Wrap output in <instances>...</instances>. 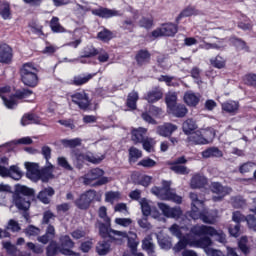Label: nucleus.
<instances>
[{
  "instance_id": "1",
  "label": "nucleus",
  "mask_w": 256,
  "mask_h": 256,
  "mask_svg": "<svg viewBox=\"0 0 256 256\" xmlns=\"http://www.w3.org/2000/svg\"><path fill=\"white\" fill-rule=\"evenodd\" d=\"M35 191L27 186L17 184L12 196V202L19 211H29L31 207V198Z\"/></svg>"
},
{
  "instance_id": "2",
  "label": "nucleus",
  "mask_w": 256,
  "mask_h": 256,
  "mask_svg": "<svg viewBox=\"0 0 256 256\" xmlns=\"http://www.w3.org/2000/svg\"><path fill=\"white\" fill-rule=\"evenodd\" d=\"M95 227H97L99 231L100 237L102 239H110L111 243H115L116 245H122L123 240L122 237H127L126 231H119L111 228V221L109 222H97L95 224Z\"/></svg>"
},
{
  "instance_id": "3",
  "label": "nucleus",
  "mask_w": 256,
  "mask_h": 256,
  "mask_svg": "<svg viewBox=\"0 0 256 256\" xmlns=\"http://www.w3.org/2000/svg\"><path fill=\"white\" fill-rule=\"evenodd\" d=\"M190 232L196 237H215L218 243L225 245L227 243V236L223 230H217L212 226L207 225H195L191 228Z\"/></svg>"
},
{
  "instance_id": "4",
  "label": "nucleus",
  "mask_w": 256,
  "mask_h": 256,
  "mask_svg": "<svg viewBox=\"0 0 256 256\" xmlns=\"http://www.w3.org/2000/svg\"><path fill=\"white\" fill-rule=\"evenodd\" d=\"M151 193L156 195L158 199H162V201H173L174 203H178V205L183 203V198L171 189V182L169 181H162V187H153Z\"/></svg>"
},
{
  "instance_id": "5",
  "label": "nucleus",
  "mask_w": 256,
  "mask_h": 256,
  "mask_svg": "<svg viewBox=\"0 0 256 256\" xmlns=\"http://www.w3.org/2000/svg\"><path fill=\"white\" fill-rule=\"evenodd\" d=\"M190 199L192 201V210L190 212V217L197 221V219H201L203 223H208L209 225H213L215 223V218L207 216L205 212H201L203 209L204 204L203 201L199 199L196 193H190Z\"/></svg>"
},
{
  "instance_id": "6",
  "label": "nucleus",
  "mask_w": 256,
  "mask_h": 256,
  "mask_svg": "<svg viewBox=\"0 0 256 256\" xmlns=\"http://www.w3.org/2000/svg\"><path fill=\"white\" fill-rule=\"evenodd\" d=\"M105 172L101 168H94L88 171L81 177L84 185H90V187H101V185H107L109 178L102 177Z\"/></svg>"
},
{
  "instance_id": "7",
  "label": "nucleus",
  "mask_w": 256,
  "mask_h": 256,
  "mask_svg": "<svg viewBox=\"0 0 256 256\" xmlns=\"http://www.w3.org/2000/svg\"><path fill=\"white\" fill-rule=\"evenodd\" d=\"M39 70L33 65V63H25L21 70L20 75L22 82L27 87H37L39 83V76H37Z\"/></svg>"
},
{
  "instance_id": "8",
  "label": "nucleus",
  "mask_w": 256,
  "mask_h": 256,
  "mask_svg": "<svg viewBox=\"0 0 256 256\" xmlns=\"http://www.w3.org/2000/svg\"><path fill=\"white\" fill-rule=\"evenodd\" d=\"M97 197V191L95 190H88L80 195L78 199L74 201L76 207L81 210H87L91 207V203Z\"/></svg>"
},
{
  "instance_id": "9",
  "label": "nucleus",
  "mask_w": 256,
  "mask_h": 256,
  "mask_svg": "<svg viewBox=\"0 0 256 256\" xmlns=\"http://www.w3.org/2000/svg\"><path fill=\"white\" fill-rule=\"evenodd\" d=\"M72 103L77 105L79 109L82 111H87L89 107H91V98L89 94L85 91L75 92L74 94L70 95Z\"/></svg>"
},
{
  "instance_id": "10",
  "label": "nucleus",
  "mask_w": 256,
  "mask_h": 256,
  "mask_svg": "<svg viewBox=\"0 0 256 256\" xmlns=\"http://www.w3.org/2000/svg\"><path fill=\"white\" fill-rule=\"evenodd\" d=\"M162 115L163 109L155 105H150L148 111L143 112L141 117L146 123H149L150 125H157V120L153 117L159 118Z\"/></svg>"
},
{
  "instance_id": "11",
  "label": "nucleus",
  "mask_w": 256,
  "mask_h": 256,
  "mask_svg": "<svg viewBox=\"0 0 256 256\" xmlns=\"http://www.w3.org/2000/svg\"><path fill=\"white\" fill-rule=\"evenodd\" d=\"M177 25L173 23L164 24L161 28L152 31V37H174L177 33Z\"/></svg>"
},
{
  "instance_id": "12",
  "label": "nucleus",
  "mask_w": 256,
  "mask_h": 256,
  "mask_svg": "<svg viewBox=\"0 0 256 256\" xmlns=\"http://www.w3.org/2000/svg\"><path fill=\"white\" fill-rule=\"evenodd\" d=\"M9 93H11V87L5 86L0 88V97L4 102V105L7 107V109H15L17 100H15L14 95L9 96Z\"/></svg>"
},
{
  "instance_id": "13",
  "label": "nucleus",
  "mask_w": 256,
  "mask_h": 256,
  "mask_svg": "<svg viewBox=\"0 0 256 256\" xmlns=\"http://www.w3.org/2000/svg\"><path fill=\"white\" fill-rule=\"evenodd\" d=\"M158 207L162 211L163 215L170 219H179L183 215V211L180 207L171 208L165 203H158Z\"/></svg>"
},
{
  "instance_id": "14",
  "label": "nucleus",
  "mask_w": 256,
  "mask_h": 256,
  "mask_svg": "<svg viewBox=\"0 0 256 256\" xmlns=\"http://www.w3.org/2000/svg\"><path fill=\"white\" fill-rule=\"evenodd\" d=\"M0 175L1 177H11V179L19 181L23 177V172L17 165H12L9 169L0 165Z\"/></svg>"
},
{
  "instance_id": "15",
  "label": "nucleus",
  "mask_w": 256,
  "mask_h": 256,
  "mask_svg": "<svg viewBox=\"0 0 256 256\" xmlns=\"http://www.w3.org/2000/svg\"><path fill=\"white\" fill-rule=\"evenodd\" d=\"M210 189L212 193H216V195H218L212 198L213 201H221L225 195H229V193H231V188L223 187V185H221L219 182H213L210 185Z\"/></svg>"
},
{
  "instance_id": "16",
  "label": "nucleus",
  "mask_w": 256,
  "mask_h": 256,
  "mask_svg": "<svg viewBox=\"0 0 256 256\" xmlns=\"http://www.w3.org/2000/svg\"><path fill=\"white\" fill-rule=\"evenodd\" d=\"M25 167L27 169L26 177L28 179H30L31 181H34V182L40 181V179H41V170L39 169V164L26 162Z\"/></svg>"
},
{
  "instance_id": "17",
  "label": "nucleus",
  "mask_w": 256,
  "mask_h": 256,
  "mask_svg": "<svg viewBox=\"0 0 256 256\" xmlns=\"http://www.w3.org/2000/svg\"><path fill=\"white\" fill-rule=\"evenodd\" d=\"M177 129V125L167 122L157 126L156 133L157 135H160V137H171V135H173Z\"/></svg>"
},
{
  "instance_id": "18",
  "label": "nucleus",
  "mask_w": 256,
  "mask_h": 256,
  "mask_svg": "<svg viewBox=\"0 0 256 256\" xmlns=\"http://www.w3.org/2000/svg\"><path fill=\"white\" fill-rule=\"evenodd\" d=\"M13 59V49L7 44L0 45V63H5L6 65L11 63Z\"/></svg>"
},
{
  "instance_id": "19",
  "label": "nucleus",
  "mask_w": 256,
  "mask_h": 256,
  "mask_svg": "<svg viewBox=\"0 0 256 256\" xmlns=\"http://www.w3.org/2000/svg\"><path fill=\"white\" fill-rule=\"evenodd\" d=\"M187 142L189 145H207L208 141L203 137L201 131H196L188 134Z\"/></svg>"
},
{
  "instance_id": "20",
  "label": "nucleus",
  "mask_w": 256,
  "mask_h": 256,
  "mask_svg": "<svg viewBox=\"0 0 256 256\" xmlns=\"http://www.w3.org/2000/svg\"><path fill=\"white\" fill-rule=\"evenodd\" d=\"M200 101H201V94L195 93L193 91L185 92L184 103H186L188 107H197Z\"/></svg>"
},
{
  "instance_id": "21",
  "label": "nucleus",
  "mask_w": 256,
  "mask_h": 256,
  "mask_svg": "<svg viewBox=\"0 0 256 256\" xmlns=\"http://www.w3.org/2000/svg\"><path fill=\"white\" fill-rule=\"evenodd\" d=\"M92 15H96L97 17H101L102 19H109L110 17L119 16V12L117 10H111L107 8H98L92 10Z\"/></svg>"
},
{
  "instance_id": "22",
  "label": "nucleus",
  "mask_w": 256,
  "mask_h": 256,
  "mask_svg": "<svg viewBox=\"0 0 256 256\" xmlns=\"http://www.w3.org/2000/svg\"><path fill=\"white\" fill-rule=\"evenodd\" d=\"M131 139L135 145L138 143H143L145 138V135H147V128L139 127V128H133L131 131Z\"/></svg>"
},
{
  "instance_id": "23",
  "label": "nucleus",
  "mask_w": 256,
  "mask_h": 256,
  "mask_svg": "<svg viewBox=\"0 0 256 256\" xmlns=\"http://www.w3.org/2000/svg\"><path fill=\"white\" fill-rule=\"evenodd\" d=\"M53 169L55 166L51 162H46L45 167L40 170V181L47 183L49 179H53Z\"/></svg>"
},
{
  "instance_id": "24",
  "label": "nucleus",
  "mask_w": 256,
  "mask_h": 256,
  "mask_svg": "<svg viewBox=\"0 0 256 256\" xmlns=\"http://www.w3.org/2000/svg\"><path fill=\"white\" fill-rule=\"evenodd\" d=\"M144 99L148 101V103H157V101H161V99H163V90L156 87L149 91Z\"/></svg>"
},
{
  "instance_id": "25",
  "label": "nucleus",
  "mask_w": 256,
  "mask_h": 256,
  "mask_svg": "<svg viewBox=\"0 0 256 256\" xmlns=\"http://www.w3.org/2000/svg\"><path fill=\"white\" fill-rule=\"evenodd\" d=\"M53 195H55V190L51 187H48L39 192L38 199L41 201V203H44V205H49Z\"/></svg>"
},
{
  "instance_id": "26",
  "label": "nucleus",
  "mask_w": 256,
  "mask_h": 256,
  "mask_svg": "<svg viewBox=\"0 0 256 256\" xmlns=\"http://www.w3.org/2000/svg\"><path fill=\"white\" fill-rule=\"evenodd\" d=\"M211 245H213V240L211 238L205 236L203 238H200L199 240L193 242L190 244V247H200L201 249H204L205 253H207V249H211Z\"/></svg>"
},
{
  "instance_id": "27",
  "label": "nucleus",
  "mask_w": 256,
  "mask_h": 256,
  "mask_svg": "<svg viewBox=\"0 0 256 256\" xmlns=\"http://www.w3.org/2000/svg\"><path fill=\"white\" fill-rule=\"evenodd\" d=\"M207 185V178L205 176L196 174L192 177L190 187L192 189H201Z\"/></svg>"
},
{
  "instance_id": "28",
  "label": "nucleus",
  "mask_w": 256,
  "mask_h": 256,
  "mask_svg": "<svg viewBox=\"0 0 256 256\" xmlns=\"http://www.w3.org/2000/svg\"><path fill=\"white\" fill-rule=\"evenodd\" d=\"M142 249L146 251L149 256H155V244L151 236H147L142 240Z\"/></svg>"
},
{
  "instance_id": "29",
  "label": "nucleus",
  "mask_w": 256,
  "mask_h": 256,
  "mask_svg": "<svg viewBox=\"0 0 256 256\" xmlns=\"http://www.w3.org/2000/svg\"><path fill=\"white\" fill-rule=\"evenodd\" d=\"M222 111L236 115L237 111H239V102L230 100L222 103Z\"/></svg>"
},
{
  "instance_id": "30",
  "label": "nucleus",
  "mask_w": 256,
  "mask_h": 256,
  "mask_svg": "<svg viewBox=\"0 0 256 256\" xmlns=\"http://www.w3.org/2000/svg\"><path fill=\"white\" fill-rule=\"evenodd\" d=\"M151 61V53L147 50H140L136 54V62L138 65H147Z\"/></svg>"
},
{
  "instance_id": "31",
  "label": "nucleus",
  "mask_w": 256,
  "mask_h": 256,
  "mask_svg": "<svg viewBox=\"0 0 256 256\" xmlns=\"http://www.w3.org/2000/svg\"><path fill=\"white\" fill-rule=\"evenodd\" d=\"M216 43H209V42H203L200 44V49H205V51H209L210 49H216L217 51H221V49H224L225 46H223V39L217 38Z\"/></svg>"
},
{
  "instance_id": "32",
  "label": "nucleus",
  "mask_w": 256,
  "mask_h": 256,
  "mask_svg": "<svg viewBox=\"0 0 256 256\" xmlns=\"http://www.w3.org/2000/svg\"><path fill=\"white\" fill-rule=\"evenodd\" d=\"M202 157L204 159H209L211 157H223V152L217 147H210L202 152Z\"/></svg>"
},
{
  "instance_id": "33",
  "label": "nucleus",
  "mask_w": 256,
  "mask_h": 256,
  "mask_svg": "<svg viewBox=\"0 0 256 256\" xmlns=\"http://www.w3.org/2000/svg\"><path fill=\"white\" fill-rule=\"evenodd\" d=\"M95 74H82L78 76H74L73 85L80 87L81 85H85V83H89Z\"/></svg>"
},
{
  "instance_id": "34",
  "label": "nucleus",
  "mask_w": 256,
  "mask_h": 256,
  "mask_svg": "<svg viewBox=\"0 0 256 256\" xmlns=\"http://www.w3.org/2000/svg\"><path fill=\"white\" fill-rule=\"evenodd\" d=\"M109 251H111V244H109V242L105 240L98 242L96 246V253H98V255H107Z\"/></svg>"
},
{
  "instance_id": "35",
  "label": "nucleus",
  "mask_w": 256,
  "mask_h": 256,
  "mask_svg": "<svg viewBox=\"0 0 256 256\" xmlns=\"http://www.w3.org/2000/svg\"><path fill=\"white\" fill-rule=\"evenodd\" d=\"M84 161H88V163H93L94 165H99L103 159H105L104 155L97 156L91 152H87L83 156Z\"/></svg>"
},
{
  "instance_id": "36",
  "label": "nucleus",
  "mask_w": 256,
  "mask_h": 256,
  "mask_svg": "<svg viewBox=\"0 0 256 256\" xmlns=\"http://www.w3.org/2000/svg\"><path fill=\"white\" fill-rule=\"evenodd\" d=\"M170 110L172 111L173 115H175V117H185V115H187L189 112L184 104H176V106H173L170 108Z\"/></svg>"
},
{
  "instance_id": "37",
  "label": "nucleus",
  "mask_w": 256,
  "mask_h": 256,
  "mask_svg": "<svg viewBox=\"0 0 256 256\" xmlns=\"http://www.w3.org/2000/svg\"><path fill=\"white\" fill-rule=\"evenodd\" d=\"M137 101H139V93L132 91L128 94L126 105L129 109H137Z\"/></svg>"
},
{
  "instance_id": "38",
  "label": "nucleus",
  "mask_w": 256,
  "mask_h": 256,
  "mask_svg": "<svg viewBox=\"0 0 256 256\" xmlns=\"http://www.w3.org/2000/svg\"><path fill=\"white\" fill-rule=\"evenodd\" d=\"M120 239L122 240V243H123L124 239H127L128 247L131 249V251H136L139 243H137V241H135V239H137V234L135 232H129V234H127V237H122Z\"/></svg>"
},
{
  "instance_id": "39",
  "label": "nucleus",
  "mask_w": 256,
  "mask_h": 256,
  "mask_svg": "<svg viewBox=\"0 0 256 256\" xmlns=\"http://www.w3.org/2000/svg\"><path fill=\"white\" fill-rule=\"evenodd\" d=\"M210 64L212 67H215V69H225L227 60H225V58H223L221 55H217L216 57L210 59Z\"/></svg>"
},
{
  "instance_id": "40",
  "label": "nucleus",
  "mask_w": 256,
  "mask_h": 256,
  "mask_svg": "<svg viewBox=\"0 0 256 256\" xmlns=\"http://www.w3.org/2000/svg\"><path fill=\"white\" fill-rule=\"evenodd\" d=\"M231 43L232 45H234V47H236L238 51H246L247 53H249V46H247V43L242 39L232 37Z\"/></svg>"
},
{
  "instance_id": "41",
  "label": "nucleus",
  "mask_w": 256,
  "mask_h": 256,
  "mask_svg": "<svg viewBox=\"0 0 256 256\" xmlns=\"http://www.w3.org/2000/svg\"><path fill=\"white\" fill-rule=\"evenodd\" d=\"M182 129L185 135H191V133L197 129V124L193 121V119H187L182 124Z\"/></svg>"
},
{
  "instance_id": "42",
  "label": "nucleus",
  "mask_w": 256,
  "mask_h": 256,
  "mask_svg": "<svg viewBox=\"0 0 256 256\" xmlns=\"http://www.w3.org/2000/svg\"><path fill=\"white\" fill-rule=\"evenodd\" d=\"M179 239L180 240L173 247L174 253H181V251H183V249H187L188 245H191V243H189V239H187V237L184 236Z\"/></svg>"
},
{
  "instance_id": "43",
  "label": "nucleus",
  "mask_w": 256,
  "mask_h": 256,
  "mask_svg": "<svg viewBox=\"0 0 256 256\" xmlns=\"http://www.w3.org/2000/svg\"><path fill=\"white\" fill-rule=\"evenodd\" d=\"M247 243H249L247 236H242L238 241V247L244 255H249V253H251V248Z\"/></svg>"
},
{
  "instance_id": "44",
  "label": "nucleus",
  "mask_w": 256,
  "mask_h": 256,
  "mask_svg": "<svg viewBox=\"0 0 256 256\" xmlns=\"http://www.w3.org/2000/svg\"><path fill=\"white\" fill-rule=\"evenodd\" d=\"M50 28L53 33H65V28L59 23V17L53 16L50 20Z\"/></svg>"
},
{
  "instance_id": "45",
  "label": "nucleus",
  "mask_w": 256,
  "mask_h": 256,
  "mask_svg": "<svg viewBox=\"0 0 256 256\" xmlns=\"http://www.w3.org/2000/svg\"><path fill=\"white\" fill-rule=\"evenodd\" d=\"M130 163H135L143 157V152L135 147H130L128 150Z\"/></svg>"
},
{
  "instance_id": "46",
  "label": "nucleus",
  "mask_w": 256,
  "mask_h": 256,
  "mask_svg": "<svg viewBox=\"0 0 256 256\" xmlns=\"http://www.w3.org/2000/svg\"><path fill=\"white\" fill-rule=\"evenodd\" d=\"M166 105L172 109L177 105V92H168L165 97Z\"/></svg>"
},
{
  "instance_id": "47",
  "label": "nucleus",
  "mask_w": 256,
  "mask_h": 256,
  "mask_svg": "<svg viewBox=\"0 0 256 256\" xmlns=\"http://www.w3.org/2000/svg\"><path fill=\"white\" fill-rule=\"evenodd\" d=\"M61 143L64 147H69L70 149H75V147H79L81 145V138L74 139H63Z\"/></svg>"
},
{
  "instance_id": "48",
  "label": "nucleus",
  "mask_w": 256,
  "mask_h": 256,
  "mask_svg": "<svg viewBox=\"0 0 256 256\" xmlns=\"http://www.w3.org/2000/svg\"><path fill=\"white\" fill-rule=\"evenodd\" d=\"M171 171L177 173V175H189V168L181 164H172L170 167Z\"/></svg>"
},
{
  "instance_id": "49",
  "label": "nucleus",
  "mask_w": 256,
  "mask_h": 256,
  "mask_svg": "<svg viewBox=\"0 0 256 256\" xmlns=\"http://www.w3.org/2000/svg\"><path fill=\"white\" fill-rule=\"evenodd\" d=\"M29 121L31 123H35L36 125H39L41 123V120H39V117H37L35 114H25L21 119V125L25 127V124Z\"/></svg>"
},
{
  "instance_id": "50",
  "label": "nucleus",
  "mask_w": 256,
  "mask_h": 256,
  "mask_svg": "<svg viewBox=\"0 0 256 256\" xmlns=\"http://www.w3.org/2000/svg\"><path fill=\"white\" fill-rule=\"evenodd\" d=\"M139 167H144L145 169H153V167L157 166V161L146 157L138 162Z\"/></svg>"
},
{
  "instance_id": "51",
  "label": "nucleus",
  "mask_w": 256,
  "mask_h": 256,
  "mask_svg": "<svg viewBox=\"0 0 256 256\" xmlns=\"http://www.w3.org/2000/svg\"><path fill=\"white\" fill-rule=\"evenodd\" d=\"M24 233L26 237H37V235H41V229L37 226L29 225L24 229Z\"/></svg>"
},
{
  "instance_id": "52",
  "label": "nucleus",
  "mask_w": 256,
  "mask_h": 256,
  "mask_svg": "<svg viewBox=\"0 0 256 256\" xmlns=\"http://www.w3.org/2000/svg\"><path fill=\"white\" fill-rule=\"evenodd\" d=\"M141 143L144 151H147V153H153V151H155V142L153 141V138H146Z\"/></svg>"
},
{
  "instance_id": "53",
  "label": "nucleus",
  "mask_w": 256,
  "mask_h": 256,
  "mask_svg": "<svg viewBox=\"0 0 256 256\" xmlns=\"http://www.w3.org/2000/svg\"><path fill=\"white\" fill-rule=\"evenodd\" d=\"M4 230L12 231V233H19V231H21V225H19V222L15 221L14 219H10Z\"/></svg>"
},
{
  "instance_id": "54",
  "label": "nucleus",
  "mask_w": 256,
  "mask_h": 256,
  "mask_svg": "<svg viewBox=\"0 0 256 256\" xmlns=\"http://www.w3.org/2000/svg\"><path fill=\"white\" fill-rule=\"evenodd\" d=\"M191 15H197V10H195L193 7H187L178 15L176 18V23L179 24L180 19H183V17H191Z\"/></svg>"
},
{
  "instance_id": "55",
  "label": "nucleus",
  "mask_w": 256,
  "mask_h": 256,
  "mask_svg": "<svg viewBox=\"0 0 256 256\" xmlns=\"http://www.w3.org/2000/svg\"><path fill=\"white\" fill-rule=\"evenodd\" d=\"M121 199V193L119 192H106L105 193V201L107 203H115V201H119Z\"/></svg>"
},
{
  "instance_id": "56",
  "label": "nucleus",
  "mask_w": 256,
  "mask_h": 256,
  "mask_svg": "<svg viewBox=\"0 0 256 256\" xmlns=\"http://www.w3.org/2000/svg\"><path fill=\"white\" fill-rule=\"evenodd\" d=\"M0 15L4 19H11V7L8 3L0 5Z\"/></svg>"
},
{
  "instance_id": "57",
  "label": "nucleus",
  "mask_w": 256,
  "mask_h": 256,
  "mask_svg": "<svg viewBox=\"0 0 256 256\" xmlns=\"http://www.w3.org/2000/svg\"><path fill=\"white\" fill-rule=\"evenodd\" d=\"M97 37L100 39V41L107 43V41H111V39H113V32L109 31L108 29H104L98 33Z\"/></svg>"
},
{
  "instance_id": "58",
  "label": "nucleus",
  "mask_w": 256,
  "mask_h": 256,
  "mask_svg": "<svg viewBox=\"0 0 256 256\" xmlns=\"http://www.w3.org/2000/svg\"><path fill=\"white\" fill-rule=\"evenodd\" d=\"M115 225H119V227H131L133 225V220L131 218H115Z\"/></svg>"
},
{
  "instance_id": "59",
  "label": "nucleus",
  "mask_w": 256,
  "mask_h": 256,
  "mask_svg": "<svg viewBox=\"0 0 256 256\" xmlns=\"http://www.w3.org/2000/svg\"><path fill=\"white\" fill-rule=\"evenodd\" d=\"M26 247L30 250V251H32L33 253H35L36 255H41V254H43V251H44V249H43V246H41V245H37V244H35V243H33V242H28L27 244H26Z\"/></svg>"
},
{
  "instance_id": "60",
  "label": "nucleus",
  "mask_w": 256,
  "mask_h": 256,
  "mask_svg": "<svg viewBox=\"0 0 256 256\" xmlns=\"http://www.w3.org/2000/svg\"><path fill=\"white\" fill-rule=\"evenodd\" d=\"M30 95H33V91L29 89L18 90L14 95V100L17 101V99H27V97Z\"/></svg>"
},
{
  "instance_id": "61",
  "label": "nucleus",
  "mask_w": 256,
  "mask_h": 256,
  "mask_svg": "<svg viewBox=\"0 0 256 256\" xmlns=\"http://www.w3.org/2000/svg\"><path fill=\"white\" fill-rule=\"evenodd\" d=\"M7 193H11V186L7 184H0V203L5 201Z\"/></svg>"
},
{
  "instance_id": "62",
  "label": "nucleus",
  "mask_w": 256,
  "mask_h": 256,
  "mask_svg": "<svg viewBox=\"0 0 256 256\" xmlns=\"http://www.w3.org/2000/svg\"><path fill=\"white\" fill-rule=\"evenodd\" d=\"M60 243L62 247H69L70 249H73V247H75V243L73 242V240H71V237H69V235L61 236Z\"/></svg>"
},
{
  "instance_id": "63",
  "label": "nucleus",
  "mask_w": 256,
  "mask_h": 256,
  "mask_svg": "<svg viewBox=\"0 0 256 256\" xmlns=\"http://www.w3.org/2000/svg\"><path fill=\"white\" fill-rule=\"evenodd\" d=\"M58 251L57 242L52 241L50 244L46 247V255L47 256H56Z\"/></svg>"
},
{
  "instance_id": "64",
  "label": "nucleus",
  "mask_w": 256,
  "mask_h": 256,
  "mask_svg": "<svg viewBox=\"0 0 256 256\" xmlns=\"http://www.w3.org/2000/svg\"><path fill=\"white\" fill-rule=\"evenodd\" d=\"M246 223L249 227V229H252V231H256V218L253 215L246 216Z\"/></svg>"
}]
</instances>
